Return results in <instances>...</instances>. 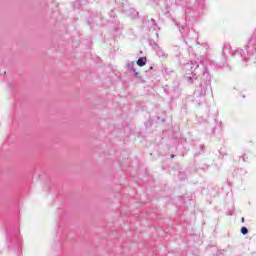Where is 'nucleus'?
Instances as JSON below:
<instances>
[{
    "instance_id": "nucleus-1",
    "label": "nucleus",
    "mask_w": 256,
    "mask_h": 256,
    "mask_svg": "<svg viewBox=\"0 0 256 256\" xmlns=\"http://www.w3.org/2000/svg\"><path fill=\"white\" fill-rule=\"evenodd\" d=\"M186 79L190 85H196L193 101L196 105H201L207 92L212 91L209 70L206 68L201 77L197 76V74H192V76H188Z\"/></svg>"
},
{
    "instance_id": "nucleus-2",
    "label": "nucleus",
    "mask_w": 256,
    "mask_h": 256,
    "mask_svg": "<svg viewBox=\"0 0 256 256\" xmlns=\"http://www.w3.org/2000/svg\"><path fill=\"white\" fill-rule=\"evenodd\" d=\"M245 50L247 52V55L245 54V51L241 48L236 49L233 52V57L235 59H241L242 61H251V57L256 53V28L254 30V33L252 34L251 38L249 39L248 43L245 46Z\"/></svg>"
},
{
    "instance_id": "nucleus-3",
    "label": "nucleus",
    "mask_w": 256,
    "mask_h": 256,
    "mask_svg": "<svg viewBox=\"0 0 256 256\" xmlns=\"http://www.w3.org/2000/svg\"><path fill=\"white\" fill-rule=\"evenodd\" d=\"M6 242L8 243L9 249H15V247L21 246V236L19 235V230L12 229L6 232Z\"/></svg>"
},
{
    "instance_id": "nucleus-4",
    "label": "nucleus",
    "mask_w": 256,
    "mask_h": 256,
    "mask_svg": "<svg viewBox=\"0 0 256 256\" xmlns=\"http://www.w3.org/2000/svg\"><path fill=\"white\" fill-rule=\"evenodd\" d=\"M120 11L127 17H135V13H137V11H135V8H132L131 5L127 3V1L120 4Z\"/></svg>"
},
{
    "instance_id": "nucleus-5",
    "label": "nucleus",
    "mask_w": 256,
    "mask_h": 256,
    "mask_svg": "<svg viewBox=\"0 0 256 256\" xmlns=\"http://www.w3.org/2000/svg\"><path fill=\"white\" fill-rule=\"evenodd\" d=\"M219 127H221V123L217 122V119L213 118L207 126V133H209V135H213Z\"/></svg>"
},
{
    "instance_id": "nucleus-6",
    "label": "nucleus",
    "mask_w": 256,
    "mask_h": 256,
    "mask_svg": "<svg viewBox=\"0 0 256 256\" xmlns=\"http://www.w3.org/2000/svg\"><path fill=\"white\" fill-rule=\"evenodd\" d=\"M126 69L130 73H133L134 77H139V72H137V70L135 69V61H128L126 64Z\"/></svg>"
},
{
    "instance_id": "nucleus-7",
    "label": "nucleus",
    "mask_w": 256,
    "mask_h": 256,
    "mask_svg": "<svg viewBox=\"0 0 256 256\" xmlns=\"http://www.w3.org/2000/svg\"><path fill=\"white\" fill-rule=\"evenodd\" d=\"M148 29H152L153 31H156V33H159V25H157V22L155 19L148 20Z\"/></svg>"
},
{
    "instance_id": "nucleus-8",
    "label": "nucleus",
    "mask_w": 256,
    "mask_h": 256,
    "mask_svg": "<svg viewBox=\"0 0 256 256\" xmlns=\"http://www.w3.org/2000/svg\"><path fill=\"white\" fill-rule=\"evenodd\" d=\"M222 55L225 59H227L228 55H231V44L229 43L224 44L222 49Z\"/></svg>"
},
{
    "instance_id": "nucleus-9",
    "label": "nucleus",
    "mask_w": 256,
    "mask_h": 256,
    "mask_svg": "<svg viewBox=\"0 0 256 256\" xmlns=\"http://www.w3.org/2000/svg\"><path fill=\"white\" fill-rule=\"evenodd\" d=\"M158 42H159V32H156V41L153 40V38H148V44L153 49H155L159 45V44H157Z\"/></svg>"
},
{
    "instance_id": "nucleus-10",
    "label": "nucleus",
    "mask_w": 256,
    "mask_h": 256,
    "mask_svg": "<svg viewBox=\"0 0 256 256\" xmlns=\"http://www.w3.org/2000/svg\"><path fill=\"white\" fill-rule=\"evenodd\" d=\"M185 67H186L187 69H190V71H192V73H193V71H195V69H199V62H197V61H192L191 63H187V64L185 65Z\"/></svg>"
},
{
    "instance_id": "nucleus-11",
    "label": "nucleus",
    "mask_w": 256,
    "mask_h": 256,
    "mask_svg": "<svg viewBox=\"0 0 256 256\" xmlns=\"http://www.w3.org/2000/svg\"><path fill=\"white\" fill-rule=\"evenodd\" d=\"M154 51L156 52L157 57H167L165 50L161 46H157Z\"/></svg>"
},
{
    "instance_id": "nucleus-12",
    "label": "nucleus",
    "mask_w": 256,
    "mask_h": 256,
    "mask_svg": "<svg viewBox=\"0 0 256 256\" xmlns=\"http://www.w3.org/2000/svg\"><path fill=\"white\" fill-rule=\"evenodd\" d=\"M138 67H145V65H147V57H140L137 61H136Z\"/></svg>"
},
{
    "instance_id": "nucleus-13",
    "label": "nucleus",
    "mask_w": 256,
    "mask_h": 256,
    "mask_svg": "<svg viewBox=\"0 0 256 256\" xmlns=\"http://www.w3.org/2000/svg\"><path fill=\"white\" fill-rule=\"evenodd\" d=\"M178 177L180 181H184V179L187 178V175H185V172H179Z\"/></svg>"
},
{
    "instance_id": "nucleus-14",
    "label": "nucleus",
    "mask_w": 256,
    "mask_h": 256,
    "mask_svg": "<svg viewBox=\"0 0 256 256\" xmlns=\"http://www.w3.org/2000/svg\"><path fill=\"white\" fill-rule=\"evenodd\" d=\"M240 232L242 233V235H247V233H249V229H247V227L243 226L241 228Z\"/></svg>"
},
{
    "instance_id": "nucleus-15",
    "label": "nucleus",
    "mask_w": 256,
    "mask_h": 256,
    "mask_svg": "<svg viewBox=\"0 0 256 256\" xmlns=\"http://www.w3.org/2000/svg\"><path fill=\"white\" fill-rule=\"evenodd\" d=\"M209 164H203L202 166L199 167V169H201L202 171H207L209 170Z\"/></svg>"
},
{
    "instance_id": "nucleus-16",
    "label": "nucleus",
    "mask_w": 256,
    "mask_h": 256,
    "mask_svg": "<svg viewBox=\"0 0 256 256\" xmlns=\"http://www.w3.org/2000/svg\"><path fill=\"white\" fill-rule=\"evenodd\" d=\"M199 9H205V2L202 0L201 2H198Z\"/></svg>"
},
{
    "instance_id": "nucleus-17",
    "label": "nucleus",
    "mask_w": 256,
    "mask_h": 256,
    "mask_svg": "<svg viewBox=\"0 0 256 256\" xmlns=\"http://www.w3.org/2000/svg\"><path fill=\"white\" fill-rule=\"evenodd\" d=\"M181 35H185V26H178Z\"/></svg>"
},
{
    "instance_id": "nucleus-18",
    "label": "nucleus",
    "mask_w": 256,
    "mask_h": 256,
    "mask_svg": "<svg viewBox=\"0 0 256 256\" xmlns=\"http://www.w3.org/2000/svg\"><path fill=\"white\" fill-rule=\"evenodd\" d=\"M199 148H200V153H205V145H200L199 146Z\"/></svg>"
},
{
    "instance_id": "nucleus-19",
    "label": "nucleus",
    "mask_w": 256,
    "mask_h": 256,
    "mask_svg": "<svg viewBox=\"0 0 256 256\" xmlns=\"http://www.w3.org/2000/svg\"><path fill=\"white\" fill-rule=\"evenodd\" d=\"M5 73H7V71H5V69L1 68L0 75H5Z\"/></svg>"
},
{
    "instance_id": "nucleus-20",
    "label": "nucleus",
    "mask_w": 256,
    "mask_h": 256,
    "mask_svg": "<svg viewBox=\"0 0 256 256\" xmlns=\"http://www.w3.org/2000/svg\"><path fill=\"white\" fill-rule=\"evenodd\" d=\"M110 17H115V11L113 10L110 11Z\"/></svg>"
},
{
    "instance_id": "nucleus-21",
    "label": "nucleus",
    "mask_w": 256,
    "mask_h": 256,
    "mask_svg": "<svg viewBox=\"0 0 256 256\" xmlns=\"http://www.w3.org/2000/svg\"><path fill=\"white\" fill-rule=\"evenodd\" d=\"M240 159H242V161H247V157H245V156H241V158Z\"/></svg>"
},
{
    "instance_id": "nucleus-22",
    "label": "nucleus",
    "mask_w": 256,
    "mask_h": 256,
    "mask_svg": "<svg viewBox=\"0 0 256 256\" xmlns=\"http://www.w3.org/2000/svg\"><path fill=\"white\" fill-rule=\"evenodd\" d=\"M220 155L225 156V155H227V153H223V152L220 151Z\"/></svg>"
},
{
    "instance_id": "nucleus-23",
    "label": "nucleus",
    "mask_w": 256,
    "mask_h": 256,
    "mask_svg": "<svg viewBox=\"0 0 256 256\" xmlns=\"http://www.w3.org/2000/svg\"><path fill=\"white\" fill-rule=\"evenodd\" d=\"M171 159L175 158V154L170 155Z\"/></svg>"
},
{
    "instance_id": "nucleus-24",
    "label": "nucleus",
    "mask_w": 256,
    "mask_h": 256,
    "mask_svg": "<svg viewBox=\"0 0 256 256\" xmlns=\"http://www.w3.org/2000/svg\"><path fill=\"white\" fill-rule=\"evenodd\" d=\"M241 222H242V223H245V218H242V219H241Z\"/></svg>"
},
{
    "instance_id": "nucleus-25",
    "label": "nucleus",
    "mask_w": 256,
    "mask_h": 256,
    "mask_svg": "<svg viewBox=\"0 0 256 256\" xmlns=\"http://www.w3.org/2000/svg\"><path fill=\"white\" fill-rule=\"evenodd\" d=\"M150 71H153V66H150Z\"/></svg>"
},
{
    "instance_id": "nucleus-26",
    "label": "nucleus",
    "mask_w": 256,
    "mask_h": 256,
    "mask_svg": "<svg viewBox=\"0 0 256 256\" xmlns=\"http://www.w3.org/2000/svg\"><path fill=\"white\" fill-rule=\"evenodd\" d=\"M229 187H231V182H228Z\"/></svg>"
},
{
    "instance_id": "nucleus-27",
    "label": "nucleus",
    "mask_w": 256,
    "mask_h": 256,
    "mask_svg": "<svg viewBox=\"0 0 256 256\" xmlns=\"http://www.w3.org/2000/svg\"><path fill=\"white\" fill-rule=\"evenodd\" d=\"M243 99H245V95H242Z\"/></svg>"
}]
</instances>
